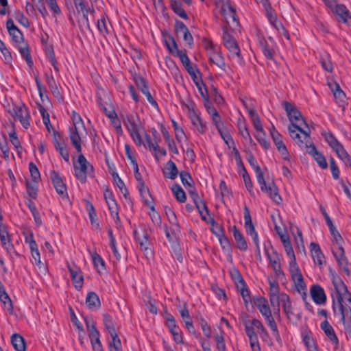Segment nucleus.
Listing matches in <instances>:
<instances>
[{"mask_svg": "<svg viewBox=\"0 0 351 351\" xmlns=\"http://www.w3.org/2000/svg\"><path fill=\"white\" fill-rule=\"evenodd\" d=\"M328 275L335 289V293H332V310L334 314H337V308L344 307L351 304V293L341 277L331 267L328 268Z\"/></svg>", "mask_w": 351, "mask_h": 351, "instance_id": "1", "label": "nucleus"}, {"mask_svg": "<svg viewBox=\"0 0 351 351\" xmlns=\"http://www.w3.org/2000/svg\"><path fill=\"white\" fill-rule=\"evenodd\" d=\"M246 159L256 173L257 182L260 185L261 191L266 193L276 204L278 205L280 204L282 198L278 193V188L274 181L272 180L268 183L265 182L263 173L252 152L247 154Z\"/></svg>", "mask_w": 351, "mask_h": 351, "instance_id": "2", "label": "nucleus"}, {"mask_svg": "<svg viewBox=\"0 0 351 351\" xmlns=\"http://www.w3.org/2000/svg\"><path fill=\"white\" fill-rule=\"evenodd\" d=\"M72 120L73 122V126L69 130V138L77 152L80 153L82 151V146L81 137L79 134L80 128L82 127L85 130V127L80 115L75 111H73L72 114Z\"/></svg>", "mask_w": 351, "mask_h": 351, "instance_id": "3", "label": "nucleus"}, {"mask_svg": "<svg viewBox=\"0 0 351 351\" xmlns=\"http://www.w3.org/2000/svg\"><path fill=\"white\" fill-rule=\"evenodd\" d=\"M73 167L75 176L81 183H85L87 175L93 173L94 170L93 166L88 162L82 154L78 156L77 162H74Z\"/></svg>", "mask_w": 351, "mask_h": 351, "instance_id": "4", "label": "nucleus"}, {"mask_svg": "<svg viewBox=\"0 0 351 351\" xmlns=\"http://www.w3.org/2000/svg\"><path fill=\"white\" fill-rule=\"evenodd\" d=\"M290 136L296 141L297 144L301 148H307L313 143L310 141L308 133L304 130L300 126L296 123H293L288 127Z\"/></svg>", "mask_w": 351, "mask_h": 351, "instance_id": "5", "label": "nucleus"}, {"mask_svg": "<svg viewBox=\"0 0 351 351\" xmlns=\"http://www.w3.org/2000/svg\"><path fill=\"white\" fill-rule=\"evenodd\" d=\"M8 112L12 117L18 119L21 125L25 129H27L29 127V114L27 108L24 104H21V105H13L12 108L9 109Z\"/></svg>", "mask_w": 351, "mask_h": 351, "instance_id": "6", "label": "nucleus"}, {"mask_svg": "<svg viewBox=\"0 0 351 351\" xmlns=\"http://www.w3.org/2000/svg\"><path fill=\"white\" fill-rule=\"evenodd\" d=\"M223 41L225 47L230 53L232 57L236 56L239 60H242L241 50L237 42L234 37L228 32L226 27H223Z\"/></svg>", "mask_w": 351, "mask_h": 351, "instance_id": "7", "label": "nucleus"}, {"mask_svg": "<svg viewBox=\"0 0 351 351\" xmlns=\"http://www.w3.org/2000/svg\"><path fill=\"white\" fill-rule=\"evenodd\" d=\"M340 321L343 325L344 333L347 339H351V304L338 308Z\"/></svg>", "mask_w": 351, "mask_h": 351, "instance_id": "8", "label": "nucleus"}, {"mask_svg": "<svg viewBox=\"0 0 351 351\" xmlns=\"http://www.w3.org/2000/svg\"><path fill=\"white\" fill-rule=\"evenodd\" d=\"M133 234L135 240L139 244L141 251L146 253L148 250H150L149 234L145 228L134 230Z\"/></svg>", "mask_w": 351, "mask_h": 351, "instance_id": "9", "label": "nucleus"}, {"mask_svg": "<svg viewBox=\"0 0 351 351\" xmlns=\"http://www.w3.org/2000/svg\"><path fill=\"white\" fill-rule=\"evenodd\" d=\"M282 106L286 111L287 117L289 121L291 122V125H293V123H296L298 121L301 120L305 126L308 128V124L306 123L304 119L302 116L301 112L296 108L294 105L291 104L289 101H283L282 102Z\"/></svg>", "mask_w": 351, "mask_h": 351, "instance_id": "10", "label": "nucleus"}, {"mask_svg": "<svg viewBox=\"0 0 351 351\" xmlns=\"http://www.w3.org/2000/svg\"><path fill=\"white\" fill-rule=\"evenodd\" d=\"M49 177L52 184L58 193L62 197H67V189L58 172L52 170L49 173Z\"/></svg>", "mask_w": 351, "mask_h": 351, "instance_id": "11", "label": "nucleus"}, {"mask_svg": "<svg viewBox=\"0 0 351 351\" xmlns=\"http://www.w3.org/2000/svg\"><path fill=\"white\" fill-rule=\"evenodd\" d=\"M67 268L70 272L75 288L77 290H80L83 286L84 278L80 267L76 266L75 264H68Z\"/></svg>", "mask_w": 351, "mask_h": 351, "instance_id": "12", "label": "nucleus"}, {"mask_svg": "<svg viewBox=\"0 0 351 351\" xmlns=\"http://www.w3.org/2000/svg\"><path fill=\"white\" fill-rule=\"evenodd\" d=\"M162 37L165 45L169 50V53L176 56L178 53H180L182 50L178 49V45L173 36L167 31H162Z\"/></svg>", "mask_w": 351, "mask_h": 351, "instance_id": "13", "label": "nucleus"}, {"mask_svg": "<svg viewBox=\"0 0 351 351\" xmlns=\"http://www.w3.org/2000/svg\"><path fill=\"white\" fill-rule=\"evenodd\" d=\"M125 125L133 141L137 145L141 146L143 143V140L139 132L138 125L135 123L134 120L130 118H128Z\"/></svg>", "mask_w": 351, "mask_h": 351, "instance_id": "14", "label": "nucleus"}, {"mask_svg": "<svg viewBox=\"0 0 351 351\" xmlns=\"http://www.w3.org/2000/svg\"><path fill=\"white\" fill-rule=\"evenodd\" d=\"M6 27L12 41L20 45L23 41V35L21 31L14 25L12 19H8L6 22Z\"/></svg>", "mask_w": 351, "mask_h": 351, "instance_id": "15", "label": "nucleus"}, {"mask_svg": "<svg viewBox=\"0 0 351 351\" xmlns=\"http://www.w3.org/2000/svg\"><path fill=\"white\" fill-rule=\"evenodd\" d=\"M332 12L338 16L339 21L349 24V21L351 20V12L345 5L338 3Z\"/></svg>", "mask_w": 351, "mask_h": 351, "instance_id": "16", "label": "nucleus"}, {"mask_svg": "<svg viewBox=\"0 0 351 351\" xmlns=\"http://www.w3.org/2000/svg\"><path fill=\"white\" fill-rule=\"evenodd\" d=\"M311 295L317 304H324L326 302V295L324 289L319 285H313L311 287Z\"/></svg>", "mask_w": 351, "mask_h": 351, "instance_id": "17", "label": "nucleus"}, {"mask_svg": "<svg viewBox=\"0 0 351 351\" xmlns=\"http://www.w3.org/2000/svg\"><path fill=\"white\" fill-rule=\"evenodd\" d=\"M310 250L314 263L317 264L319 267H322L325 256L322 253L319 245L316 243L311 242L310 244Z\"/></svg>", "mask_w": 351, "mask_h": 351, "instance_id": "18", "label": "nucleus"}, {"mask_svg": "<svg viewBox=\"0 0 351 351\" xmlns=\"http://www.w3.org/2000/svg\"><path fill=\"white\" fill-rule=\"evenodd\" d=\"M308 147L310 149L308 154L313 157L319 166L323 169H326L328 167V163L324 156L317 151L313 143L311 144Z\"/></svg>", "mask_w": 351, "mask_h": 351, "instance_id": "19", "label": "nucleus"}, {"mask_svg": "<svg viewBox=\"0 0 351 351\" xmlns=\"http://www.w3.org/2000/svg\"><path fill=\"white\" fill-rule=\"evenodd\" d=\"M275 135L276 136L272 137V139L278 151L284 160H289V154L285 144L283 143L282 135L280 134H276Z\"/></svg>", "mask_w": 351, "mask_h": 351, "instance_id": "20", "label": "nucleus"}, {"mask_svg": "<svg viewBox=\"0 0 351 351\" xmlns=\"http://www.w3.org/2000/svg\"><path fill=\"white\" fill-rule=\"evenodd\" d=\"M320 327L324 330L325 335L330 340L332 343H333L335 346H337L339 344L338 338L333 328L326 319L321 323Z\"/></svg>", "mask_w": 351, "mask_h": 351, "instance_id": "21", "label": "nucleus"}, {"mask_svg": "<svg viewBox=\"0 0 351 351\" xmlns=\"http://www.w3.org/2000/svg\"><path fill=\"white\" fill-rule=\"evenodd\" d=\"M243 217L247 234L249 235H252L257 233L252 221L249 208L247 206H245L243 208Z\"/></svg>", "mask_w": 351, "mask_h": 351, "instance_id": "22", "label": "nucleus"}, {"mask_svg": "<svg viewBox=\"0 0 351 351\" xmlns=\"http://www.w3.org/2000/svg\"><path fill=\"white\" fill-rule=\"evenodd\" d=\"M292 279L294 281L296 290L300 293L303 294V298L305 299L306 296V287L304 281L303 276L301 272H298L296 274H293Z\"/></svg>", "mask_w": 351, "mask_h": 351, "instance_id": "23", "label": "nucleus"}, {"mask_svg": "<svg viewBox=\"0 0 351 351\" xmlns=\"http://www.w3.org/2000/svg\"><path fill=\"white\" fill-rule=\"evenodd\" d=\"M221 13L226 19L230 18L237 25H239V20L237 18L236 10L229 2H226L223 5Z\"/></svg>", "mask_w": 351, "mask_h": 351, "instance_id": "24", "label": "nucleus"}, {"mask_svg": "<svg viewBox=\"0 0 351 351\" xmlns=\"http://www.w3.org/2000/svg\"><path fill=\"white\" fill-rule=\"evenodd\" d=\"M232 233L237 244V247L241 251H246L247 250V242L243 235L238 230L236 226H234L232 228Z\"/></svg>", "mask_w": 351, "mask_h": 351, "instance_id": "25", "label": "nucleus"}, {"mask_svg": "<svg viewBox=\"0 0 351 351\" xmlns=\"http://www.w3.org/2000/svg\"><path fill=\"white\" fill-rule=\"evenodd\" d=\"M163 174L165 178L174 180L176 178L178 173V169L172 160H169L166 164V167L162 170Z\"/></svg>", "mask_w": 351, "mask_h": 351, "instance_id": "26", "label": "nucleus"}, {"mask_svg": "<svg viewBox=\"0 0 351 351\" xmlns=\"http://www.w3.org/2000/svg\"><path fill=\"white\" fill-rule=\"evenodd\" d=\"M282 306L285 314L287 317L290 319L294 313L293 312V306L290 298L285 293H282Z\"/></svg>", "mask_w": 351, "mask_h": 351, "instance_id": "27", "label": "nucleus"}, {"mask_svg": "<svg viewBox=\"0 0 351 351\" xmlns=\"http://www.w3.org/2000/svg\"><path fill=\"white\" fill-rule=\"evenodd\" d=\"M11 343L16 351H25L26 343L25 339L19 334H13L11 336Z\"/></svg>", "mask_w": 351, "mask_h": 351, "instance_id": "28", "label": "nucleus"}, {"mask_svg": "<svg viewBox=\"0 0 351 351\" xmlns=\"http://www.w3.org/2000/svg\"><path fill=\"white\" fill-rule=\"evenodd\" d=\"M86 304L90 309H97L101 306L99 296L93 291L88 293L86 298Z\"/></svg>", "mask_w": 351, "mask_h": 351, "instance_id": "29", "label": "nucleus"}, {"mask_svg": "<svg viewBox=\"0 0 351 351\" xmlns=\"http://www.w3.org/2000/svg\"><path fill=\"white\" fill-rule=\"evenodd\" d=\"M209 60L213 64L217 65L221 69L225 71L226 63L223 57L221 56V53L213 51L209 53Z\"/></svg>", "mask_w": 351, "mask_h": 351, "instance_id": "30", "label": "nucleus"}, {"mask_svg": "<svg viewBox=\"0 0 351 351\" xmlns=\"http://www.w3.org/2000/svg\"><path fill=\"white\" fill-rule=\"evenodd\" d=\"M253 301L254 305L262 315L266 314L271 311L268 306L267 300L264 297L259 296L254 298Z\"/></svg>", "mask_w": 351, "mask_h": 351, "instance_id": "31", "label": "nucleus"}, {"mask_svg": "<svg viewBox=\"0 0 351 351\" xmlns=\"http://www.w3.org/2000/svg\"><path fill=\"white\" fill-rule=\"evenodd\" d=\"M145 204H146L151 210L149 215L153 223L157 226H160L161 219L158 213L155 210L154 202L149 199H145Z\"/></svg>", "mask_w": 351, "mask_h": 351, "instance_id": "32", "label": "nucleus"}, {"mask_svg": "<svg viewBox=\"0 0 351 351\" xmlns=\"http://www.w3.org/2000/svg\"><path fill=\"white\" fill-rule=\"evenodd\" d=\"M0 241L3 247L6 250L7 253L12 256V254L19 256V254L16 252L14 249V245L11 242V239L9 236L0 237Z\"/></svg>", "mask_w": 351, "mask_h": 351, "instance_id": "33", "label": "nucleus"}, {"mask_svg": "<svg viewBox=\"0 0 351 351\" xmlns=\"http://www.w3.org/2000/svg\"><path fill=\"white\" fill-rule=\"evenodd\" d=\"M26 242L29 243V248L31 250L32 255L36 262L40 263V256L38 249V245L34 239L33 234H30L29 239H25Z\"/></svg>", "mask_w": 351, "mask_h": 351, "instance_id": "34", "label": "nucleus"}, {"mask_svg": "<svg viewBox=\"0 0 351 351\" xmlns=\"http://www.w3.org/2000/svg\"><path fill=\"white\" fill-rule=\"evenodd\" d=\"M258 330V333L264 341H268L269 339V334L261 322L257 319H253L250 322Z\"/></svg>", "mask_w": 351, "mask_h": 351, "instance_id": "35", "label": "nucleus"}, {"mask_svg": "<svg viewBox=\"0 0 351 351\" xmlns=\"http://www.w3.org/2000/svg\"><path fill=\"white\" fill-rule=\"evenodd\" d=\"M190 118L192 123L197 127L198 132L201 134H204L206 129V123L203 122L197 113L193 112V114H190Z\"/></svg>", "mask_w": 351, "mask_h": 351, "instance_id": "36", "label": "nucleus"}, {"mask_svg": "<svg viewBox=\"0 0 351 351\" xmlns=\"http://www.w3.org/2000/svg\"><path fill=\"white\" fill-rule=\"evenodd\" d=\"M170 5L173 12L180 17L184 19H189L186 12L182 8V5L180 1L176 0H170Z\"/></svg>", "mask_w": 351, "mask_h": 351, "instance_id": "37", "label": "nucleus"}, {"mask_svg": "<svg viewBox=\"0 0 351 351\" xmlns=\"http://www.w3.org/2000/svg\"><path fill=\"white\" fill-rule=\"evenodd\" d=\"M322 135L324 136L326 141L335 152L342 146L332 133L324 132L322 133Z\"/></svg>", "mask_w": 351, "mask_h": 351, "instance_id": "38", "label": "nucleus"}, {"mask_svg": "<svg viewBox=\"0 0 351 351\" xmlns=\"http://www.w3.org/2000/svg\"><path fill=\"white\" fill-rule=\"evenodd\" d=\"M238 129L245 140L249 141L250 144L256 145L253 141L244 121L239 120L237 123Z\"/></svg>", "mask_w": 351, "mask_h": 351, "instance_id": "39", "label": "nucleus"}, {"mask_svg": "<svg viewBox=\"0 0 351 351\" xmlns=\"http://www.w3.org/2000/svg\"><path fill=\"white\" fill-rule=\"evenodd\" d=\"M258 39L259 45L265 56L269 60H273V51L269 47L268 43L265 38L264 37L259 36Z\"/></svg>", "mask_w": 351, "mask_h": 351, "instance_id": "40", "label": "nucleus"}, {"mask_svg": "<svg viewBox=\"0 0 351 351\" xmlns=\"http://www.w3.org/2000/svg\"><path fill=\"white\" fill-rule=\"evenodd\" d=\"M171 191L178 202L181 203H184L186 202V196L185 192L179 184H173L171 186Z\"/></svg>", "mask_w": 351, "mask_h": 351, "instance_id": "41", "label": "nucleus"}, {"mask_svg": "<svg viewBox=\"0 0 351 351\" xmlns=\"http://www.w3.org/2000/svg\"><path fill=\"white\" fill-rule=\"evenodd\" d=\"M132 79L135 82L136 86L141 91V93H143V91L149 89L146 80L141 75L137 73H134L132 75Z\"/></svg>", "mask_w": 351, "mask_h": 351, "instance_id": "42", "label": "nucleus"}, {"mask_svg": "<svg viewBox=\"0 0 351 351\" xmlns=\"http://www.w3.org/2000/svg\"><path fill=\"white\" fill-rule=\"evenodd\" d=\"M104 324L109 334L115 333V323L112 317L108 313L103 315Z\"/></svg>", "mask_w": 351, "mask_h": 351, "instance_id": "43", "label": "nucleus"}, {"mask_svg": "<svg viewBox=\"0 0 351 351\" xmlns=\"http://www.w3.org/2000/svg\"><path fill=\"white\" fill-rule=\"evenodd\" d=\"M112 338V340L109 342V350L110 351H120L121 349V340L119 338L118 334L117 332L110 334Z\"/></svg>", "mask_w": 351, "mask_h": 351, "instance_id": "44", "label": "nucleus"}, {"mask_svg": "<svg viewBox=\"0 0 351 351\" xmlns=\"http://www.w3.org/2000/svg\"><path fill=\"white\" fill-rule=\"evenodd\" d=\"M19 50L21 56L25 60L27 65L32 67L34 63L29 53L28 45L25 44L24 46H20L19 47Z\"/></svg>", "mask_w": 351, "mask_h": 351, "instance_id": "45", "label": "nucleus"}, {"mask_svg": "<svg viewBox=\"0 0 351 351\" xmlns=\"http://www.w3.org/2000/svg\"><path fill=\"white\" fill-rule=\"evenodd\" d=\"M197 209L198 210V212L200 215L201 219L203 221H207V216L209 215V210L206 204V203L203 201H199L198 203L195 204Z\"/></svg>", "mask_w": 351, "mask_h": 351, "instance_id": "46", "label": "nucleus"}, {"mask_svg": "<svg viewBox=\"0 0 351 351\" xmlns=\"http://www.w3.org/2000/svg\"><path fill=\"white\" fill-rule=\"evenodd\" d=\"M328 86L330 87V90L332 91L334 96L336 98L342 99L346 97L345 93L341 89L338 83H337L335 81H332V82H328Z\"/></svg>", "mask_w": 351, "mask_h": 351, "instance_id": "47", "label": "nucleus"}, {"mask_svg": "<svg viewBox=\"0 0 351 351\" xmlns=\"http://www.w3.org/2000/svg\"><path fill=\"white\" fill-rule=\"evenodd\" d=\"M92 260L95 267H97L98 272H101L106 269L105 263L101 256L97 252H94L92 254Z\"/></svg>", "mask_w": 351, "mask_h": 351, "instance_id": "48", "label": "nucleus"}, {"mask_svg": "<svg viewBox=\"0 0 351 351\" xmlns=\"http://www.w3.org/2000/svg\"><path fill=\"white\" fill-rule=\"evenodd\" d=\"M272 252H269V251L267 249H265V253L267 256V258L269 261V263L271 265V267H274V266H277L280 265V257L278 253L273 249V247H271Z\"/></svg>", "mask_w": 351, "mask_h": 351, "instance_id": "49", "label": "nucleus"}, {"mask_svg": "<svg viewBox=\"0 0 351 351\" xmlns=\"http://www.w3.org/2000/svg\"><path fill=\"white\" fill-rule=\"evenodd\" d=\"M237 289L238 290H239L240 293L243 300V302H244L245 306H247L249 302H252V300H251V297L250 295V291L247 289L245 282L244 284H243L242 285H238V287H237Z\"/></svg>", "mask_w": 351, "mask_h": 351, "instance_id": "50", "label": "nucleus"}, {"mask_svg": "<svg viewBox=\"0 0 351 351\" xmlns=\"http://www.w3.org/2000/svg\"><path fill=\"white\" fill-rule=\"evenodd\" d=\"M230 273L232 280L235 283L236 287H238V285H242L245 282L241 273L237 269H232L230 271Z\"/></svg>", "mask_w": 351, "mask_h": 351, "instance_id": "51", "label": "nucleus"}, {"mask_svg": "<svg viewBox=\"0 0 351 351\" xmlns=\"http://www.w3.org/2000/svg\"><path fill=\"white\" fill-rule=\"evenodd\" d=\"M332 254L337 262L347 258L342 245L333 246L332 248Z\"/></svg>", "mask_w": 351, "mask_h": 351, "instance_id": "52", "label": "nucleus"}, {"mask_svg": "<svg viewBox=\"0 0 351 351\" xmlns=\"http://www.w3.org/2000/svg\"><path fill=\"white\" fill-rule=\"evenodd\" d=\"M269 301L271 306L276 307L277 313H280V302L282 303V293H269Z\"/></svg>", "mask_w": 351, "mask_h": 351, "instance_id": "53", "label": "nucleus"}, {"mask_svg": "<svg viewBox=\"0 0 351 351\" xmlns=\"http://www.w3.org/2000/svg\"><path fill=\"white\" fill-rule=\"evenodd\" d=\"M266 134L265 131L257 132L254 137L256 141L263 146L265 149H268L270 147V144L266 140Z\"/></svg>", "mask_w": 351, "mask_h": 351, "instance_id": "54", "label": "nucleus"}, {"mask_svg": "<svg viewBox=\"0 0 351 351\" xmlns=\"http://www.w3.org/2000/svg\"><path fill=\"white\" fill-rule=\"evenodd\" d=\"M29 170L32 180L34 182H38V181L40 180V174L38 171V169L37 168L36 165L34 162H29Z\"/></svg>", "mask_w": 351, "mask_h": 351, "instance_id": "55", "label": "nucleus"}, {"mask_svg": "<svg viewBox=\"0 0 351 351\" xmlns=\"http://www.w3.org/2000/svg\"><path fill=\"white\" fill-rule=\"evenodd\" d=\"M108 206L111 216L114 219L115 223L117 224H119L121 223V219L119 216L118 207L117 203L110 202L109 206Z\"/></svg>", "mask_w": 351, "mask_h": 351, "instance_id": "56", "label": "nucleus"}, {"mask_svg": "<svg viewBox=\"0 0 351 351\" xmlns=\"http://www.w3.org/2000/svg\"><path fill=\"white\" fill-rule=\"evenodd\" d=\"M218 132L220 134L223 140L225 141V143L229 147H230V144H232L233 145H234V142L232 137L231 136L230 133L228 132V130H226L225 126L223 127L222 128H221L220 130H218Z\"/></svg>", "mask_w": 351, "mask_h": 351, "instance_id": "57", "label": "nucleus"}, {"mask_svg": "<svg viewBox=\"0 0 351 351\" xmlns=\"http://www.w3.org/2000/svg\"><path fill=\"white\" fill-rule=\"evenodd\" d=\"M165 213L167 215L169 221L172 225H174L176 227L179 228L180 227L179 223L178 222L177 217H176V215L174 211L169 206H165Z\"/></svg>", "mask_w": 351, "mask_h": 351, "instance_id": "58", "label": "nucleus"}, {"mask_svg": "<svg viewBox=\"0 0 351 351\" xmlns=\"http://www.w3.org/2000/svg\"><path fill=\"white\" fill-rule=\"evenodd\" d=\"M179 174L181 182L186 189H187L188 186H189L191 183H194L193 178L189 172L182 171Z\"/></svg>", "mask_w": 351, "mask_h": 351, "instance_id": "59", "label": "nucleus"}, {"mask_svg": "<svg viewBox=\"0 0 351 351\" xmlns=\"http://www.w3.org/2000/svg\"><path fill=\"white\" fill-rule=\"evenodd\" d=\"M322 68L328 72H332L333 67L328 54H326L320 59Z\"/></svg>", "mask_w": 351, "mask_h": 351, "instance_id": "60", "label": "nucleus"}, {"mask_svg": "<svg viewBox=\"0 0 351 351\" xmlns=\"http://www.w3.org/2000/svg\"><path fill=\"white\" fill-rule=\"evenodd\" d=\"M171 123L175 131L176 138L179 142H180L185 137L184 130L173 119L171 120Z\"/></svg>", "mask_w": 351, "mask_h": 351, "instance_id": "61", "label": "nucleus"}, {"mask_svg": "<svg viewBox=\"0 0 351 351\" xmlns=\"http://www.w3.org/2000/svg\"><path fill=\"white\" fill-rule=\"evenodd\" d=\"M137 188L139 191V193L141 194V196L143 199V201L145 202V199H148L146 198V196L148 195L150 197V200L153 201V198L152 197V195L149 193V190L148 187L145 185V182H141L137 184Z\"/></svg>", "mask_w": 351, "mask_h": 351, "instance_id": "62", "label": "nucleus"}, {"mask_svg": "<svg viewBox=\"0 0 351 351\" xmlns=\"http://www.w3.org/2000/svg\"><path fill=\"white\" fill-rule=\"evenodd\" d=\"M303 342L308 351H318L316 343L311 337L308 335L304 336Z\"/></svg>", "mask_w": 351, "mask_h": 351, "instance_id": "63", "label": "nucleus"}, {"mask_svg": "<svg viewBox=\"0 0 351 351\" xmlns=\"http://www.w3.org/2000/svg\"><path fill=\"white\" fill-rule=\"evenodd\" d=\"M15 19L22 25L25 27H28L29 26V22L28 19L24 15V14L18 10L15 12L14 14Z\"/></svg>", "mask_w": 351, "mask_h": 351, "instance_id": "64", "label": "nucleus"}]
</instances>
